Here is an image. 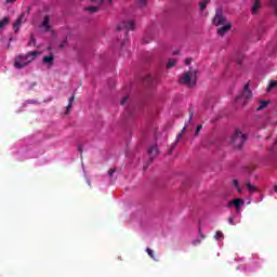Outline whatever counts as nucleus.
<instances>
[{"instance_id": "16", "label": "nucleus", "mask_w": 277, "mask_h": 277, "mask_svg": "<svg viewBox=\"0 0 277 277\" xmlns=\"http://www.w3.org/2000/svg\"><path fill=\"white\" fill-rule=\"evenodd\" d=\"M98 5H93V6H87L85 12H90L91 14H95V12H98Z\"/></svg>"}, {"instance_id": "9", "label": "nucleus", "mask_w": 277, "mask_h": 277, "mask_svg": "<svg viewBox=\"0 0 277 277\" xmlns=\"http://www.w3.org/2000/svg\"><path fill=\"white\" fill-rule=\"evenodd\" d=\"M23 21H25V14H21L19 17L13 24V29L15 34H18V29H21V26L23 25Z\"/></svg>"}, {"instance_id": "40", "label": "nucleus", "mask_w": 277, "mask_h": 277, "mask_svg": "<svg viewBox=\"0 0 277 277\" xmlns=\"http://www.w3.org/2000/svg\"><path fill=\"white\" fill-rule=\"evenodd\" d=\"M247 170H249V173H252V169H250V168H247Z\"/></svg>"}, {"instance_id": "37", "label": "nucleus", "mask_w": 277, "mask_h": 277, "mask_svg": "<svg viewBox=\"0 0 277 277\" xmlns=\"http://www.w3.org/2000/svg\"><path fill=\"white\" fill-rule=\"evenodd\" d=\"M140 3L141 5H146V0H141Z\"/></svg>"}, {"instance_id": "19", "label": "nucleus", "mask_w": 277, "mask_h": 277, "mask_svg": "<svg viewBox=\"0 0 277 277\" xmlns=\"http://www.w3.org/2000/svg\"><path fill=\"white\" fill-rule=\"evenodd\" d=\"M9 23H10V18L9 17H3L0 21V29H3V27H5Z\"/></svg>"}, {"instance_id": "4", "label": "nucleus", "mask_w": 277, "mask_h": 277, "mask_svg": "<svg viewBox=\"0 0 277 277\" xmlns=\"http://www.w3.org/2000/svg\"><path fill=\"white\" fill-rule=\"evenodd\" d=\"M179 83L180 85H189L190 88H194L197 81L196 79H192V71H186L180 77Z\"/></svg>"}, {"instance_id": "7", "label": "nucleus", "mask_w": 277, "mask_h": 277, "mask_svg": "<svg viewBox=\"0 0 277 277\" xmlns=\"http://www.w3.org/2000/svg\"><path fill=\"white\" fill-rule=\"evenodd\" d=\"M230 29H233V24L226 23V24H224L223 27L217 29V35L219 36H226V34H228V31H230Z\"/></svg>"}, {"instance_id": "8", "label": "nucleus", "mask_w": 277, "mask_h": 277, "mask_svg": "<svg viewBox=\"0 0 277 277\" xmlns=\"http://www.w3.org/2000/svg\"><path fill=\"white\" fill-rule=\"evenodd\" d=\"M50 23H51V16L45 15L43 17L42 23H41V28L44 29L45 32L51 31V24Z\"/></svg>"}, {"instance_id": "38", "label": "nucleus", "mask_w": 277, "mask_h": 277, "mask_svg": "<svg viewBox=\"0 0 277 277\" xmlns=\"http://www.w3.org/2000/svg\"><path fill=\"white\" fill-rule=\"evenodd\" d=\"M16 0H6V3H15Z\"/></svg>"}, {"instance_id": "10", "label": "nucleus", "mask_w": 277, "mask_h": 277, "mask_svg": "<svg viewBox=\"0 0 277 277\" xmlns=\"http://www.w3.org/2000/svg\"><path fill=\"white\" fill-rule=\"evenodd\" d=\"M42 62L48 66H53V62H55V56L53 54L45 55L43 56Z\"/></svg>"}, {"instance_id": "22", "label": "nucleus", "mask_w": 277, "mask_h": 277, "mask_svg": "<svg viewBox=\"0 0 277 277\" xmlns=\"http://www.w3.org/2000/svg\"><path fill=\"white\" fill-rule=\"evenodd\" d=\"M177 144H179V138H176V141L171 144V148L169 149V155H172V153L174 151V148H176Z\"/></svg>"}, {"instance_id": "31", "label": "nucleus", "mask_w": 277, "mask_h": 277, "mask_svg": "<svg viewBox=\"0 0 277 277\" xmlns=\"http://www.w3.org/2000/svg\"><path fill=\"white\" fill-rule=\"evenodd\" d=\"M127 101H129V96H124V97L121 100V105H126V104H127Z\"/></svg>"}, {"instance_id": "13", "label": "nucleus", "mask_w": 277, "mask_h": 277, "mask_svg": "<svg viewBox=\"0 0 277 277\" xmlns=\"http://www.w3.org/2000/svg\"><path fill=\"white\" fill-rule=\"evenodd\" d=\"M261 8V0H255L252 8H251V14H259V9Z\"/></svg>"}, {"instance_id": "33", "label": "nucleus", "mask_w": 277, "mask_h": 277, "mask_svg": "<svg viewBox=\"0 0 277 277\" xmlns=\"http://www.w3.org/2000/svg\"><path fill=\"white\" fill-rule=\"evenodd\" d=\"M66 42L67 40L65 39L61 44H60V49H64L66 47Z\"/></svg>"}, {"instance_id": "5", "label": "nucleus", "mask_w": 277, "mask_h": 277, "mask_svg": "<svg viewBox=\"0 0 277 277\" xmlns=\"http://www.w3.org/2000/svg\"><path fill=\"white\" fill-rule=\"evenodd\" d=\"M226 24V17L223 15L222 8L216 9L215 11V16L213 18V25L216 27H220V25H225Z\"/></svg>"}, {"instance_id": "44", "label": "nucleus", "mask_w": 277, "mask_h": 277, "mask_svg": "<svg viewBox=\"0 0 277 277\" xmlns=\"http://www.w3.org/2000/svg\"><path fill=\"white\" fill-rule=\"evenodd\" d=\"M238 64H241V61H240V60H238Z\"/></svg>"}, {"instance_id": "18", "label": "nucleus", "mask_w": 277, "mask_h": 277, "mask_svg": "<svg viewBox=\"0 0 277 277\" xmlns=\"http://www.w3.org/2000/svg\"><path fill=\"white\" fill-rule=\"evenodd\" d=\"M210 0H203L202 2H199V8L201 12H205L207 10V5H209Z\"/></svg>"}, {"instance_id": "29", "label": "nucleus", "mask_w": 277, "mask_h": 277, "mask_svg": "<svg viewBox=\"0 0 277 277\" xmlns=\"http://www.w3.org/2000/svg\"><path fill=\"white\" fill-rule=\"evenodd\" d=\"M223 238H224V233L217 230V232L215 233V239H223Z\"/></svg>"}, {"instance_id": "24", "label": "nucleus", "mask_w": 277, "mask_h": 277, "mask_svg": "<svg viewBox=\"0 0 277 277\" xmlns=\"http://www.w3.org/2000/svg\"><path fill=\"white\" fill-rule=\"evenodd\" d=\"M146 252H147L148 256H150V259H153L154 261H157V259H155V252L153 251V249L147 248Z\"/></svg>"}, {"instance_id": "20", "label": "nucleus", "mask_w": 277, "mask_h": 277, "mask_svg": "<svg viewBox=\"0 0 277 277\" xmlns=\"http://www.w3.org/2000/svg\"><path fill=\"white\" fill-rule=\"evenodd\" d=\"M271 8L275 10V16H277V0H268Z\"/></svg>"}, {"instance_id": "25", "label": "nucleus", "mask_w": 277, "mask_h": 277, "mask_svg": "<svg viewBox=\"0 0 277 277\" xmlns=\"http://www.w3.org/2000/svg\"><path fill=\"white\" fill-rule=\"evenodd\" d=\"M187 131V126H184V128L182 129V131L177 134V142L181 141V138L183 137V134Z\"/></svg>"}, {"instance_id": "26", "label": "nucleus", "mask_w": 277, "mask_h": 277, "mask_svg": "<svg viewBox=\"0 0 277 277\" xmlns=\"http://www.w3.org/2000/svg\"><path fill=\"white\" fill-rule=\"evenodd\" d=\"M28 47H36V37H34V35L30 36V41L28 42Z\"/></svg>"}, {"instance_id": "27", "label": "nucleus", "mask_w": 277, "mask_h": 277, "mask_svg": "<svg viewBox=\"0 0 277 277\" xmlns=\"http://www.w3.org/2000/svg\"><path fill=\"white\" fill-rule=\"evenodd\" d=\"M276 85H277V81L276 80H272L269 82L268 90H274V88H276Z\"/></svg>"}, {"instance_id": "1", "label": "nucleus", "mask_w": 277, "mask_h": 277, "mask_svg": "<svg viewBox=\"0 0 277 277\" xmlns=\"http://www.w3.org/2000/svg\"><path fill=\"white\" fill-rule=\"evenodd\" d=\"M38 55H40L39 51H30L26 55L19 54L17 56H15L14 68H16L17 70L27 68V66H29V64H31L34 62V60H36V57H38Z\"/></svg>"}, {"instance_id": "23", "label": "nucleus", "mask_w": 277, "mask_h": 277, "mask_svg": "<svg viewBox=\"0 0 277 277\" xmlns=\"http://www.w3.org/2000/svg\"><path fill=\"white\" fill-rule=\"evenodd\" d=\"M233 185H234V187L237 189V192H238L239 194H241V186H239V181L234 180V181H233Z\"/></svg>"}, {"instance_id": "42", "label": "nucleus", "mask_w": 277, "mask_h": 277, "mask_svg": "<svg viewBox=\"0 0 277 277\" xmlns=\"http://www.w3.org/2000/svg\"><path fill=\"white\" fill-rule=\"evenodd\" d=\"M124 36H126V38H127V37L129 36V32L126 31V32H124Z\"/></svg>"}, {"instance_id": "32", "label": "nucleus", "mask_w": 277, "mask_h": 277, "mask_svg": "<svg viewBox=\"0 0 277 277\" xmlns=\"http://www.w3.org/2000/svg\"><path fill=\"white\" fill-rule=\"evenodd\" d=\"M116 172V169H109L108 170V176H113V174Z\"/></svg>"}, {"instance_id": "35", "label": "nucleus", "mask_w": 277, "mask_h": 277, "mask_svg": "<svg viewBox=\"0 0 277 277\" xmlns=\"http://www.w3.org/2000/svg\"><path fill=\"white\" fill-rule=\"evenodd\" d=\"M78 150H79V153H83V146L82 145H78Z\"/></svg>"}, {"instance_id": "28", "label": "nucleus", "mask_w": 277, "mask_h": 277, "mask_svg": "<svg viewBox=\"0 0 277 277\" xmlns=\"http://www.w3.org/2000/svg\"><path fill=\"white\" fill-rule=\"evenodd\" d=\"M200 131H202V124H199L195 131V137H198L200 135Z\"/></svg>"}, {"instance_id": "14", "label": "nucleus", "mask_w": 277, "mask_h": 277, "mask_svg": "<svg viewBox=\"0 0 277 277\" xmlns=\"http://www.w3.org/2000/svg\"><path fill=\"white\" fill-rule=\"evenodd\" d=\"M259 103L260 105L256 108V111H263V109L269 105V101H260Z\"/></svg>"}, {"instance_id": "21", "label": "nucleus", "mask_w": 277, "mask_h": 277, "mask_svg": "<svg viewBox=\"0 0 277 277\" xmlns=\"http://www.w3.org/2000/svg\"><path fill=\"white\" fill-rule=\"evenodd\" d=\"M174 66H176V60L170 58L167 64V68H174Z\"/></svg>"}, {"instance_id": "46", "label": "nucleus", "mask_w": 277, "mask_h": 277, "mask_svg": "<svg viewBox=\"0 0 277 277\" xmlns=\"http://www.w3.org/2000/svg\"><path fill=\"white\" fill-rule=\"evenodd\" d=\"M147 167H144V170H146Z\"/></svg>"}, {"instance_id": "12", "label": "nucleus", "mask_w": 277, "mask_h": 277, "mask_svg": "<svg viewBox=\"0 0 277 277\" xmlns=\"http://www.w3.org/2000/svg\"><path fill=\"white\" fill-rule=\"evenodd\" d=\"M233 205L236 208V213H239V211L241 209V205H243V199L236 198L233 200Z\"/></svg>"}, {"instance_id": "6", "label": "nucleus", "mask_w": 277, "mask_h": 277, "mask_svg": "<svg viewBox=\"0 0 277 277\" xmlns=\"http://www.w3.org/2000/svg\"><path fill=\"white\" fill-rule=\"evenodd\" d=\"M122 29H127V31H133L135 29V22L123 21L117 26V31H122Z\"/></svg>"}, {"instance_id": "2", "label": "nucleus", "mask_w": 277, "mask_h": 277, "mask_svg": "<svg viewBox=\"0 0 277 277\" xmlns=\"http://www.w3.org/2000/svg\"><path fill=\"white\" fill-rule=\"evenodd\" d=\"M252 100V90H250V82H248L241 94H239L237 97H236V101L238 103L241 104L242 107H246V105H248V103Z\"/></svg>"}, {"instance_id": "17", "label": "nucleus", "mask_w": 277, "mask_h": 277, "mask_svg": "<svg viewBox=\"0 0 277 277\" xmlns=\"http://www.w3.org/2000/svg\"><path fill=\"white\" fill-rule=\"evenodd\" d=\"M72 103H75V95H71L68 100V106H67V111L65 114H68L72 109Z\"/></svg>"}, {"instance_id": "41", "label": "nucleus", "mask_w": 277, "mask_h": 277, "mask_svg": "<svg viewBox=\"0 0 277 277\" xmlns=\"http://www.w3.org/2000/svg\"><path fill=\"white\" fill-rule=\"evenodd\" d=\"M228 207H233V201H230V202L228 203Z\"/></svg>"}, {"instance_id": "39", "label": "nucleus", "mask_w": 277, "mask_h": 277, "mask_svg": "<svg viewBox=\"0 0 277 277\" xmlns=\"http://www.w3.org/2000/svg\"><path fill=\"white\" fill-rule=\"evenodd\" d=\"M173 55H179V51L173 52Z\"/></svg>"}, {"instance_id": "30", "label": "nucleus", "mask_w": 277, "mask_h": 277, "mask_svg": "<svg viewBox=\"0 0 277 277\" xmlns=\"http://www.w3.org/2000/svg\"><path fill=\"white\" fill-rule=\"evenodd\" d=\"M189 122H192V120H194V109H189Z\"/></svg>"}, {"instance_id": "15", "label": "nucleus", "mask_w": 277, "mask_h": 277, "mask_svg": "<svg viewBox=\"0 0 277 277\" xmlns=\"http://www.w3.org/2000/svg\"><path fill=\"white\" fill-rule=\"evenodd\" d=\"M246 187L250 192V194H254V192H256V186L252 185L250 181L246 182Z\"/></svg>"}, {"instance_id": "11", "label": "nucleus", "mask_w": 277, "mask_h": 277, "mask_svg": "<svg viewBox=\"0 0 277 277\" xmlns=\"http://www.w3.org/2000/svg\"><path fill=\"white\" fill-rule=\"evenodd\" d=\"M147 153L150 157V161H153V159H155V157L159 155V149L157 148V146H151L148 148Z\"/></svg>"}, {"instance_id": "36", "label": "nucleus", "mask_w": 277, "mask_h": 277, "mask_svg": "<svg viewBox=\"0 0 277 277\" xmlns=\"http://www.w3.org/2000/svg\"><path fill=\"white\" fill-rule=\"evenodd\" d=\"M228 222H229V224H232V225H233V224H234V222H235V220H234L233 217H229V219H228Z\"/></svg>"}, {"instance_id": "3", "label": "nucleus", "mask_w": 277, "mask_h": 277, "mask_svg": "<svg viewBox=\"0 0 277 277\" xmlns=\"http://www.w3.org/2000/svg\"><path fill=\"white\" fill-rule=\"evenodd\" d=\"M246 144V134L237 130L232 136V145L234 148H241Z\"/></svg>"}, {"instance_id": "43", "label": "nucleus", "mask_w": 277, "mask_h": 277, "mask_svg": "<svg viewBox=\"0 0 277 277\" xmlns=\"http://www.w3.org/2000/svg\"><path fill=\"white\" fill-rule=\"evenodd\" d=\"M121 47H124V41H123V42H121Z\"/></svg>"}, {"instance_id": "34", "label": "nucleus", "mask_w": 277, "mask_h": 277, "mask_svg": "<svg viewBox=\"0 0 277 277\" xmlns=\"http://www.w3.org/2000/svg\"><path fill=\"white\" fill-rule=\"evenodd\" d=\"M185 64H186V66H189V64H192V58H186Z\"/></svg>"}, {"instance_id": "45", "label": "nucleus", "mask_w": 277, "mask_h": 277, "mask_svg": "<svg viewBox=\"0 0 277 277\" xmlns=\"http://www.w3.org/2000/svg\"><path fill=\"white\" fill-rule=\"evenodd\" d=\"M201 238H202V239H205V236H203V235H201Z\"/></svg>"}]
</instances>
